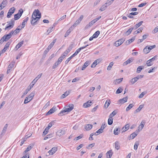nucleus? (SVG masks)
I'll list each match as a JSON object with an SVG mask.
<instances>
[{"mask_svg": "<svg viewBox=\"0 0 158 158\" xmlns=\"http://www.w3.org/2000/svg\"><path fill=\"white\" fill-rule=\"evenodd\" d=\"M139 145V143L138 142H136L134 146V149L135 150H136L138 148V146Z\"/></svg>", "mask_w": 158, "mask_h": 158, "instance_id": "obj_50", "label": "nucleus"}, {"mask_svg": "<svg viewBox=\"0 0 158 158\" xmlns=\"http://www.w3.org/2000/svg\"><path fill=\"white\" fill-rule=\"evenodd\" d=\"M133 59L132 58H130L127 61H125L123 64V66H126L133 62Z\"/></svg>", "mask_w": 158, "mask_h": 158, "instance_id": "obj_12", "label": "nucleus"}, {"mask_svg": "<svg viewBox=\"0 0 158 158\" xmlns=\"http://www.w3.org/2000/svg\"><path fill=\"white\" fill-rule=\"evenodd\" d=\"M110 103V100H107L106 101V102L104 105V106L106 108H107L109 106Z\"/></svg>", "mask_w": 158, "mask_h": 158, "instance_id": "obj_38", "label": "nucleus"}, {"mask_svg": "<svg viewBox=\"0 0 158 158\" xmlns=\"http://www.w3.org/2000/svg\"><path fill=\"white\" fill-rule=\"evenodd\" d=\"M83 15H81L80 17L77 20V21L79 23H80V22L83 19Z\"/></svg>", "mask_w": 158, "mask_h": 158, "instance_id": "obj_58", "label": "nucleus"}, {"mask_svg": "<svg viewBox=\"0 0 158 158\" xmlns=\"http://www.w3.org/2000/svg\"><path fill=\"white\" fill-rule=\"evenodd\" d=\"M113 3V2L111 1L110 0H107L106 2L105 3V4L107 6H109L111 5L112 3Z\"/></svg>", "mask_w": 158, "mask_h": 158, "instance_id": "obj_53", "label": "nucleus"}, {"mask_svg": "<svg viewBox=\"0 0 158 158\" xmlns=\"http://www.w3.org/2000/svg\"><path fill=\"white\" fill-rule=\"evenodd\" d=\"M66 55L63 53L61 56L59 58L58 60H60V61L61 62L64 59L66 56Z\"/></svg>", "mask_w": 158, "mask_h": 158, "instance_id": "obj_31", "label": "nucleus"}, {"mask_svg": "<svg viewBox=\"0 0 158 158\" xmlns=\"http://www.w3.org/2000/svg\"><path fill=\"white\" fill-rule=\"evenodd\" d=\"M69 94V92H66L64 93V94H63L61 97L62 98H65L66 97L68 96Z\"/></svg>", "mask_w": 158, "mask_h": 158, "instance_id": "obj_48", "label": "nucleus"}, {"mask_svg": "<svg viewBox=\"0 0 158 158\" xmlns=\"http://www.w3.org/2000/svg\"><path fill=\"white\" fill-rule=\"evenodd\" d=\"M74 105L72 104H69L68 106H66V107L65 108L64 110L61 111L59 114L61 115H64L66 114V113L69 112L71 111L74 108Z\"/></svg>", "mask_w": 158, "mask_h": 158, "instance_id": "obj_2", "label": "nucleus"}, {"mask_svg": "<svg viewBox=\"0 0 158 158\" xmlns=\"http://www.w3.org/2000/svg\"><path fill=\"white\" fill-rule=\"evenodd\" d=\"M20 27V26H19L15 31H11L12 33H13V34L16 35L19 32V31L22 29L21 28H21H19V27Z\"/></svg>", "mask_w": 158, "mask_h": 158, "instance_id": "obj_15", "label": "nucleus"}, {"mask_svg": "<svg viewBox=\"0 0 158 158\" xmlns=\"http://www.w3.org/2000/svg\"><path fill=\"white\" fill-rule=\"evenodd\" d=\"M145 93L144 92H143L141 93L139 96V98H142L144 95L145 94Z\"/></svg>", "mask_w": 158, "mask_h": 158, "instance_id": "obj_64", "label": "nucleus"}, {"mask_svg": "<svg viewBox=\"0 0 158 158\" xmlns=\"http://www.w3.org/2000/svg\"><path fill=\"white\" fill-rule=\"evenodd\" d=\"M34 96V93H31L28 96V97L26 98L24 101V103L26 104L29 102L32 99Z\"/></svg>", "mask_w": 158, "mask_h": 158, "instance_id": "obj_4", "label": "nucleus"}, {"mask_svg": "<svg viewBox=\"0 0 158 158\" xmlns=\"http://www.w3.org/2000/svg\"><path fill=\"white\" fill-rule=\"evenodd\" d=\"M143 28L142 27L139 28L136 31L134 32V34L135 35L139 33L140 31H142L143 30Z\"/></svg>", "mask_w": 158, "mask_h": 158, "instance_id": "obj_42", "label": "nucleus"}, {"mask_svg": "<svg viewBox=\"0 0 158 158\" xmlns=\"http://www.w3.org/2000/svg\"><path fill=\"white\" fill-rule=\"evenodd\" d=\"M12 35H13V33L10 31L8 34L4 35L2 37V39H3L2 41L3 42L4 41H6L8 40L11 37Z\"/></svg>", "mask_w": 158, "mask_h": 158, "instance_id": "obj_5", "label": "nucleus"}, {"mask_svg": "<svg viewBox=\"0 0 158 158\" xmlns=\"http://www.w3.org/2000/svg\"><path fill=\"white\" fill-rule=\"evenodd\" d=\"M137 81L138 78H136V77H135L131 79V80H130V82L132 84H133Z\"/></svg>", "mask_w": 158, "mask_h": 158, "instance_id": "obj_40", "label": "nucleus"}, {"mask_svg": "<svg viewBox=\"0 0 158 158\" xmlns=\"http://www.w3.org/2000/svg\"><path fill=\"white\" fill-rule=\"evenodd\" d=\"M33 146L34 144H30L29 145L27 148L26 150L24 151V152L25 153H26L27 152L30 151L33 147Z\"/></svg>", "mask_w": 158, "mask_h": 158, "instance_id": "obj_19", "label": "nucleus"}, {"mask_svg": "<svg viewBox=\"0 0 158 158\" xmlns=\"http://www.w3.org/2000/svg\"><path fill=\"white\" fill-rule=\"evenodd\" d=\"M134 29V27H131L125 33V34H127V35H129L131 33V32Z\"/></svg>", "mask_w": 158, "mask_h": 158, "instance_id": "obj_33", "label": "nucleus"}, {"mask_svg": "<svg viewBox=\"0 0 158 158\" xmlns=\"http://www.w3.org/2000/svg\"><path fill=\"white\" fill-rule=\"evenodd\" d=\"M135 39V37H132L131 39L128 40L125 43V44L126 45H128L133 42Z\"/></svg>", "mask_w": 158, "mask_h": 158, "instance_id": "obj_20", "label": "nucleus"}, {"mask_svg": "<svg viewBox=\"0 0 158 158\" xmlns=\"http://www.w3.org/2000/svg\"><path fill=\"white\" fill-rule=\"evenodd\" d=\"M74 46L73 44H71L69 45V47L67 48L66 51H64V52L63 53L64 54H65L66 55H67L69 53L70 51L73 48Z\"/></svg>", "mask_w": 158, "mask_h": 158, "instance_id": "obj_8", "label": "nucleus"}, {"mask_svg": "<svg viewBox=\"0 0 158 158\" xmlns=\"http://www.w3.org/2000/svg\"><path fill=\"white\" fill-rule=\"evenodd\" d=\"M13 27L11 25H8V26H7L5 29V30H8L9 31Z\"/></svg>", "mask_w": 158, "mask_h": 158, "instance_id": "obj_54", "label": "nucleus"}, {"mask_svg": "<svg viewBox=\"0 0 158 158\" xmlns=\"http://www.w3.org/2000/svg\"><path fill=\"white\" fill-rule=\"evenodd\" d=\"M15 10V8L14 7H12L10 9L7 13V17L9 18L10 17L11 15L14 12Z\"/></svg>", "mask_w": 158, "mask_h": 158, "instance_id": "obj_9", "label": "nucleus"}, {"mask_svg": "<svg viewBox=\"0 0 158 158\" xmlns=\"http://www.w3.org/2000/svg\"><path fill=\"white\" fill-rule=\"evenodd\" d=\"M23 41H22L19 43H18L16 46L15 48H17V50L20 48L22 46L23 44Z\"/></svg>", "mask_w": 158, "mask_h": 158, "instance_id": "obj_32", "label": "nucleus"}, {"mask_svg": "<svg viewBox=\"0 0 158 158\" xmlns=\"http://www.w3.org/2000/svg\"><path fill=\"white\" fill-rule=\"evenodd\" d=\"M100 33V32L99 31H96L93 35L94 38H96L98 37Z\"/></svg>", "mask_w": 158, "mask_h": 158, "instance_id": "obj_45", "label": "nucleus"}, {"mask_svg": "<svg viewBox=\"0 0 158 158\" xmlns=\"http://www.w3.org/2000/svg\"><path fill=\"white\" fill-rule=\"evenodd\" d=\"M147 47L146 46L143 49V52L146 54L148 53L149 52V51L148 50L147 48Z\"/></svg>", "mask_w": 158, "mask_h": 158, "instance_id": "obj_56", "label": "nucleus"}, {"mask_svg": "<svg viewBox=\"0 0 158 158\" xmlns=\"http://www.w3.org/2000/svg\"><path fill=\"white\" fill-rule=\"evenodd\" d=\"M123 89L120 87H119L117 90L116 93L118 94L121 93L123 91Z\"/></svg>", "mask_w": 158, "mask_h": 158, "instance_id": "obj_51", "label": "nucleus"}, {"mask_svg": "<svg viewBox=\"0 0 158 158\" xmlns=\"http://www.w3.org/2000/svg\"><path fill=\"white\" fill-rule=\"evenodd\" d=\"M31 89V88H29V87H28L26 90L23 93V97L24 95L26 94L28 91H29Z\"/></svg>", "mask_w": 158, "mask_h": 158, "instance_id": "obj_55", "label": "nucleus"}, {"mask_svg": "<svg viewBox=\"0 0 158 158\" xmlns=\"http://www.w3.org/2000/svg\"><path fill=\"white\" fill-rule=\"evenodd\" d=\"M115 148L117 150L119 149L120 146L119 143L118 141H116L115 143Z\"/></svg>", "mask_w": 158, "mask_h": 158, "instance_id": "obj_37", "label": "nucleus"}, {"mask_svg": "<svg viewBox=\"0 0 158 158\" xmlns=\"http://www.w3.org/2000/svg\"><path fill=\"white\" fill-rule=\"evenodd\" d=\"M90 64V63L88 61H86L84 63V64L83 65V67L82 68V70H84L85 68L88 66V65Z\"/></svg>", "mask_w": 158, "mask_h": 158, "instance_id": "obj_25", "label": "nucleus"}, {"mask_svg": "<svg viewBox=\"0 0 158 158\" xmlns=\"http://www.w3.org/2000/svg\"><path fill=\"white\" fill-rule=\"evenodd\" d=\"M54 29L53 27L49 28L47 31V32H48V34L52 31Z\"/></svg>", "mask_w": 158, "mask_h": 158, "instance_id": "obj_60", "label": "nucleus"}, {"mask_svg": "<svg viewBox=\"0 0 158 158\" xmlns=\"http://www.w3.org/2000/svg\"><path fill=\"white\" fill-rule=\"evenodd\" d=\"M125 41V39L123 38L117 41H116L114 43L115 46L118 47L120 45Z\"/></svg>", "mask_w": 158, "mask_h": 158, "instance_id": "obj_7", "label": "nucleus"}, {"mask_svg": "<svg viewBox=\"0 0 158 158\" xmlns=\"http://www.w3.org/2000/svg\"><path fill=\"white\" fill-rule=\"evenodd\" d=\"M134 104L133 103L130 104L126 109V111H128L133 106Z\"/></svg>", "mask_w": 158, "mask_h": 158, "instance_id": "obj_39", "label": "nucleus"}, {"mask_svg": "<svg viewBox=\"0 0 158 158\" xmlns=\"http://www.w3.org/2000/svg\"><path fill=\"white\" fill-rule=\"evenodd\" d=\"M83 15H81L80 17L77 20V21L79 23H80V22L83 19Z\"/></svg>", "mask_w": 158, "mask_h": 158, "instance_id": "obj_59", "label": "nucleus"}, {"mask_svg": "<svg viewBox=\"0 0 158 158\" xmlns=\"http://www.w3.org/2000/svg\"><path fill=\"white\" fill-rule=\"evenodd\" d=\"M103 132V130L102 129V128H100L95 133V134L97 135L98 134L102 133Z\"/></svg>", "mask_w": 158, "mask_h": 158, "instance_id": "obj_44", "label": "nucleus"}, {"mask_svg": "<svg viewBox=\"0 0 158 158\" xmlns=\"http://www.w3.org/2000/svg\"><path fill=\"white\" fill-rule=\"evenodd\" d=\"M143 21H141L139 22L138 23L136 24L135 26L134 27V29H136L138 28L139 26H140L143 23Z\"/></svg>", "mask_w": 158, "mask_h": 158, "instance_id": "obj_30", "label": "nucleus"}, {"mask_svg": "<svg viewBox=\"0 0 158 158\" xmlns=\"http://www.w3.org/2000/svg\"><path fill=\"white\" fill-rule=\"evenodd\" d=\"M130 125L128 124L126 125L124 127L122 128L123 130V132H124L127 130L129 128Z\"/></svg>", "mask_w": 158, "mask_h": 158, "instance_id": "obj_23", "label": "nucleus"}, {"mask_svg": "<svg viewBox=\"0 0 158 158\" xmlns=\"http://www.w3.org/2000/svg\"><path fill=\"white\" fill-rule=\"evenodd\" d=\"M143 105H141L139 106V107L136 109L134 111V113L135 114L136 113L139 112L143 108Z\"/></svg>", "mask_w": 158, "mask_h": 158, "instance_id": "obj_26", "label": "nucleus"}, {"mask_svg": "<svg viewBox=\"0 0 158 158\" xmlns=\"http://www.w3.org/2000/svg\"><path fill=\"white\" fill-rule=\"evenodd\" d=\"M96 22L93 19V20L90 22L88 24L86 25V27L88 28L92 26Z\"/></svg>", "mask_w": 158, "mask_h": 158, "instance_id": "obj_28", "label": "nucleus"}, {"mask_svg": "<svg viewBox=\"0 0 158 158\" xmlns=\"http://www.w3.org/2000/svg\"><path fill=\"white\" fill-rule=\"evenodd\" d=\"M101 61V60L100 59L96 60L92 64L91 67L94 68L95 67L96 65L99 64Z\"/></svg>", "mask_w": 158, "mask_h": 158, "instance_id": "obj_11", "label": "nucleus"}, {"mask_svg": "<svg viewBox=\"0 0 158 158\" xmlns=\"http://www.w3.org/2000/svg\"><path fill=\"white\" fill-rule=\"evenodd\" d=\"M91 101H89L83 104V107L84 108L88 107L91 105Z\"/></svg>", "mask_w": 158, "mask_h": 158, "instance_id": "obj_18", "label": "nucleus"}, {"mask_svg": "<svg viewBox=\"0 0 158 158\" xmlns=\"http://www.w3.org/2000/svg\"><path fill=\"white\" fill-rule=\"evenodd\" d=\"M145 122L144 121H142L141 123L139 126L138 127V129H139L140 131H141L144 127V125L145 124Z\"/></svg>", "mask_w": 158, "mask_h": 158, "instance_id": "obj_24", "label": "nucleus"}, {"mask_svg": "<svg viewBox=\"0 0 158 158\" xmlns=\"http://www.w3.org/2000/svg\"><path fill=\"white\" fill-rule=\"evenodd\" d=\"M93 127V125L90 124H87L85 127L86 130L89 131Z\"/></svg>", "mask_w": 158, "mask_h": 158, "instance_id": "obj_27", "label": "nucleus"}, {"mask_svg": "<svg viewBox=\"0 0 158 158\" xmlns=\"http://www.w3.org/2000/svg\"><path fill=\"white\" fill-rule=\"evenodd\" d=\"M83 15H81L80 17L77 20V21L79 23H80V22L83 19Z\"/></svg>", "mask_w": 158, "mask_h": 158, "instance_id": "obj_57", "label": "nucleus"}, {"mask_svg": "<svg viewBox=\"0 0 158 158\" xmlns=\"http://www.w3.org/2000/svg\"><path fill=\"white\" fill-rule=\"evenodd\" d=\"M72 30V26H71V27H70L69 29L67 31L66 33H65V34L64 36L65 37H67L69 34L71 32V31Z\"/></svg>", "mask_w": 158, "mask_h": 158, "instance_id": "obj_29", "label": "nucleus"}, {"mask_svg": "<svg viewBox=\"0 0 158 158\" xmlns=\"http://www.w3.org/2000/svg\"><path fill=\"white\" fill-rule=\"evenodd\" d=\"M113 64H114V63H113V62H111L110 63L108 66L107 69L108 70H110Z\"/></svg>", "mask_w": 158, "mask_h": 158, "instance_id": "obj_49", "label": "nucleus"}, {"mask_svg": "<svg viewBox=\"0 0 158 158\" xmlns=\"http://www.w3.org/2000/svg\"><path fill=\"white\" fill-rule=\"evenodd\" d=\"M28 17H27L24 19L23 22L22 23L21 28H23L25 26V24L27 23V21L28 20Z\"/></svg>", "mask_w": 158, "mask_h": 158, "instance_id": "obj_22", "label": "nucleus"}, {"mask_svg": "<svg viewBox=\"0 0 158 158\" xmlns=\"http://www.w3.org/2000/svg\"><path fill=\"white\" fill-rule=\"evenodd\" d=\"M117 114V112L115 111H114L110 115V117L112 118V117L114 116Z\"/></svg>", "mask_w": 158, "mask_h": 158, "instance_id": "obj_61", "label": "nucleus"}, {"mask_svg": "<svg viewBox=\"0 0 158 158\" xmlns=\"http://www.w3.org/2000/svg\"><path fill=\"white\" fill-rule=\"evenodd\" d=\"M10 42H7L4 48L2 50V51H1V52H2L3 53H4L6 51L8 48L9 47V45H10Z\"/></svg>", "mask_w": 158, "mask_h": 158, "instance_id": "obj_13", "label": "nucleus"}, {"mask_svg": "<svg viewBox=\"0 0 158 158\" xmlns=\"http://www.w3.org/2000/svg\"><path fill=\"white\" fill-rule=\"evenodd\" d=\"M157 57V56L156 55L154 57H153L152 58L147 60V66H149L152 65L153 64V63H152V62L154 61Z\"/></svg>", "mask_w": 158, "mask_h": 158, "instance_id": "obj_6", "label": "nucleus"}, {"mask_svg": "<svg viewBox=\"0 0 158 158\" xmlns=\"http://www.w3.org/2000/svg\"><path fill=\"white\" fill-rule=\"evenodd\" d=\"M106 7L107 6L105 4L103 5L101 7L99 10L101 11H104L105 9H106Z\"/></svg>", "mask_w": 158, "mask_h": 158, "instance_id": "obj_47", "label": "nucleus"}, {"mask_svg": "<svg viewBox=\"0 0 158 158\" xmlns=\"http://www.w3.org/2000/svg\"><path fill=\"white\" fill-rule=\"evenodd\" d=\"M113 154L112 150H110L108 151L106 153L107 158H111Z\"/></svg>", "mask_w": 158, "mask_h": 158, "instance_id": "obj_17", "label": "nucleus"}, {"mask_svg": "<svg viewBox=\"0 0 158 158\" xmlns=\"http://www.w3.org/2000/svg\"><path fill=\"white\" fill-rule=\"evenodd\" d=\"M127 97H125L123 98L120 99L119 100V102L122 104H123L125 102H126L127 100Z\"/></svg>", "mask_w": 158, "mask_h": 158, "instance_id": "obj_21", "label": "nucleus"}, {"mask_svg": "<svg viewBox=\"0 0 158 158\" xmlns=\"http://www.w3.org/2000/svg\"><path fill=\"white\" fill-rule=\"evenodd\" d=\"M7 3V0H3L2 3H1L0 5L2 6L3 7H4L6 6Z\"/></svg>", "mask_w": 158, "mask_h": 158, "instance_id": "obj_41", "label": "nucleus"}, {"mask_svg": "<svg viewBox=\"0 0 158 158\" xmlns=\"http://www.w3.org/2000/svg\"><path fill=\"white\" fill-rule=\"evenodd\" d=\"M57 150V148L56 147H54L52 148L48 152V156L49 155H52Z\"/></svg>", "mask_w": 158, "mask_h": 158, "instance_id": "obj_10", "label": "nucleus"}, {"mask_svg": "<svg viewBox=\"0 0 158 158\" xmlns=\"http://www.w3.org/2000/svg\"><path fill=\"white\" fill-rule=\"evenodd\" d=\"M20 17V15H19V13L16 14L14 15V20H17L19 19Z\"/></svg>", "mask_w": 158, "mask_h": 158, "instance_id": "obj_52", "label": "nucleus"}, {"mask_svg": "<svg viewBox=\"0 0 158 158\" xmlns=\"http://www.w3.org/2000/svg\"><path fill=\"white\" fill-rule=\"evenodd\" d=\"M144 66H139L137 69L136 72L137 73H139L141 70L143 69Z\"/></svg>", "mask_w": 158, "mask_h": 158, "instance_id": "obj_36", "label": "nucleus"}, {"mask_svg": "<svg viewBox=\"0 0 158 158\" xmlns=\"http://www.w3.org/2000/svg\"><path fill=\"white\" fill-rule=\"evenodd\" d=\"M147 47V48L148 50L149 51V52L152 49L154 48H156V46L155 45H154L152 46H146Z\"/></svg>", "mask_w": 158, "mask_h": 158, "instance_id": "obj_43", "label": "nucleus"}, {"mask_svg": "<svg viewBox=\"0 0 158 158\" xmlns=\"http://www.w3.org/2000/svg\"><path fill=\"white\" fill-rule=\"evenodd\" d=\"M120 129L119 128L115 129L114 131V133L115 135H118L120 132Z\"/></svg>", "mask_w": 158, "mask_h": 158, "instance_id": "obj_34", "label": "nucleus"}, {"mask_svg": "<svg viewBox=\"0 0 158 158\" xmlns=\"http://www.w3.org/2000/svg\"><path fill=\"white\" fill-rule=\"evenodd\" d=\"M53 45L54 44L51 43L47 48L48 51H49V50L51 48Z\"/></svg>", "mask_w": 158, "mask_h": 158, "instance_id": "obj_62", "label": "nucleus"}, {"mask_svg": "<svg viewBox=\"0 0 158 158\" xmlns=\"http://www.w3.org/2000/svg\"><path fill=\"white\" fill-rule=\"evenodd\" d=\"M140 131L139 129L136 131L135 132L133 133L131 135V136L132 137V139H133L138 134L139 132Z\"/></svg>", "mask_w": 158, "mask_h": 158, "instance_id": "obj_16", "label": "nucleus"}, {"mask_svg": "<svg viewBox=\"0 0 158 158\" xmlns=\"http://www.w3.org/2000/svg\"><path fill=\"white\" fill-rule=\"evenodd\" d=\"M14 63L12 62L8 66V68L10 69H12L14 66Z\"/></svg>", "mask_w": 158, "mask_h": 158, "instance_id": "obj_63", "label": "nucleus"}, {"mask_svg": "<svg viewBox=\"0 0 158 158\" xmlns=\"http://www.w3.org/2000/svg\"><path fill=\"white\" fill-rule=\"evenodd\" d=\"M8 23L9 25H10L14 27L15 24V20L13 19H12L9 21V22H7Z\"/></svg>", "mask_w": 158, "mask_h": 158, "instance_id": "obj_35", "label": "nucleus"}, {"mask_svg": "<svg viewBox=\"0 0 158 158\" xmlns=\"http://www.w3.org/2000/svg\"><path fill=\"white\" fill-rule=\"evenodd\" d=\"M113 119L112 118L110 117L108 121V123L109 125H111L112 124L113 122Z\"/></svg>", "mask_w": 158, "mask_h": 158, "instance_id": "obj_46", "label": "nucleus"}, {"mask_svg": "<svg viewBox=\"0 0 158 158\" xmlns=\"http://www.w3.org/2000/svg\"><path fill=\"white\" fill-rule=\"evenodd\" d=\"M65 133V130L64 129L58 130L56 133V137L58 138L64 135Z\"/></svg>", "mask_w": 158, "mask_h": 158, "instance_id": "obj_3", "label": "nucleus"}, {"mask_svg": "<svg viewBox=\"0 0 158 158\" xmlns=\"http://www.w3.org/2000/svg\"><path fill=\"white\" fill-rule=\"evenodd\" d=\"M56 110V107H53L47 113L46 115H48L53 113Z\"/></svg>", "mask_w": 158, "mask_h": 158, "instance_id": "obj_14", "label": "nucleus"}, {"mask_svg": "<svg viewBox=\"0 0 158 158\" xmlns=\"http://www.w3.org/2000/svg\"><path fill=\"white\" fill-rule=\"evenodd\" d=\"M41 13L38 10H35L34 11L31 18V24L34 25L37 21L40 19L41 18Z\"/></svg>", "mask_w": 158, "mask_h": 158, "instance_id": "obj_1", "label": "nucleus"}]
</instances>
